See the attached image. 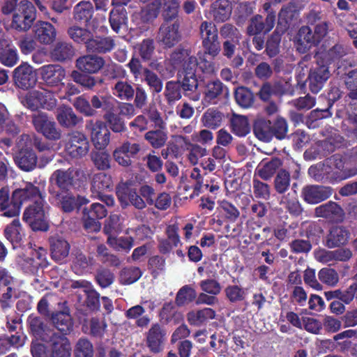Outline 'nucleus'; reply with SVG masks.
Returning a JSON list of instances; mask_svg holds the SVG:
<instances>
[{
  "instance_id": "1",
  "label": "nucleus",
  "mask_w": 357,
  "mask_h": 357,
  "mask_svg": "<svg viewBox=\"0 0 357 357\" xmlns=\"http://www.w3.org/2000/svg\"><path fill=\"white\" fill-rule=\"evenodd\" d=\"M36 17L33 3L28 0H22L13 14L10 28L19 32H26L33 26Z\"/></svg>"
},
{
  "instance_id": "39",
  "label": "nucleus",
  "mask_w": 357,
  "mask_h": 357,
  "mask_svg": "<svg viewBox=\"0 0 357 357\" xmlns=\"http://www.w3.org/2000/svg\"><path fill=\"white\" fill-rule=\"evenodd\" d=\"M127 12L124 8H115L109 15L111 28L116 33H120L127 28Z\"/></svg>"
},
{
  "instance_id": "6",
  "label": "nucleus",
  "mask_w": 357,
  "mask_h": 357,
  "mask_svg": "<svg viewBox=\"0 0 357 357\" xmlns=\"http://www.w3.org/2000/svg\"><path fill=\"white\" fill-rule=\"evenodd\" d=\"M65 151L75 158L86 155L89 151V142L86 136L78 131L69 133L65 144Z\"/></svg>"
},
{
  "instance_id": "5",
  "label": "nucleus",
  "mask_w": 357,
  "mask_h": 357,
  "mask_svg": "<svg viewBox=\"0 0 357 357\" xmlns=\"http://www.w3.org/2000/svg\"><path fill=\"white\" fill-rule=\"evenodd\" d=\"M43 203L37 202V204L30 205L24 213L23 220L30 225L33 231H45L48 229V221Z\"/></svg>"
},
{
  "instance_id": "42",
  "label": "nucleus",
  "mask_w": 357,
  "mask_h": 357,
  "mask_svg": "<svg viewBox=\"0 0 357 357\" xmlns=\"http://www.w3.org/2000/svg\"><path fill=\"white\" fill-rule=\"evenodd\" d=\"M231 132L238 136L245 137L250 132V126L245 116L234 114L230 119Z\"/></svg>"
},
{
  "instance_id": "56",
  "label": "nucleus",
  "mask_w": 357,
  "mask_h": 357,
  "mask_svg": "<svg viewBox=\"0 0 357 357\" xmlns=\"http://www.w3.org/2000/svg\"><path fill=\"white\" fill-rule=\"evenodd\" d=\"M96 257L103 264L112 266H119L120 259L114 254L109 252L108 248L103 244H99L96 248Z\"/></svg>"
},
{
  "instance_id": "60",
  "label": "nucleus",
  "mask_w": 357,
  "mask_h": 357,
  "mask_svg": "<svg viewBox=\"0 0 357 357\" xmlns=\"http://www.w3.org/2000/svg\"><path fill=\"white\" fill-rule=\"evenodd\" d=\"M123 218L119 214H111L106 220L103 228L104 232L109 236L119 233L122 229Z\"/></svg>"
},
{
  "instance_id": "18",
  "label": "nucleus",
  "mask_w": 357,
  "mask_h": 357,
  "mask_svg": "<svg viewBox=\"0 0 357 357\" xmlns=\"http://www.w3.org/2000/svg\"><path fill=\"white\" fill-rule=\"evenodd\" d=\"M52 258L60 261L69 255L70 243L62 234H56L49 238Z\"/></svg>"
},
{
  "instance_id": "9",
  "label": "nucleus",
  "mask_w": 357,
  "mask_h": 357,
  "mask_svg": "<svg viewBox=\"0 0 357 357\" xmlns=\"http://www.w3.org/2000/svg\"><path fill=\"white\" fill-rule=\"evenodd\" d=\"M85 128L89 132L91 142L96 149L101 150L109 144L110 132L103 121L89 120L86 122Z\"/></svg>"
},
{
  "instance_id": "44",
  "label": "nucleus",
  "mask_w": 357,
  "mask_h": 357,
  "mask_svg": "<svg viewBox=\"0 0 357 357\" xmlns=\"http://www.w3.org/2000/svg\"><path fill=\"white\" fill-rule=\"evenodd\" d=\"M67 34L75 43L84 44L86 47L93 33L86 28L77 24H72L68 28Z\"/></svg>"
},
{
  "instance_id": "28",
  "label": "nucleus",
  "mask_w": 357,
  "mask_h": 357,
  "mask_svg": "<svg viewBox=\"0 0 357 357\" xmlns=\"http://www.w3.org/2000/svg\"><path fill=\"white\" fill-rule=\"evenodd\" d=\"M114 40L110 37H94L92 34L86 50L89 52L96 54H105L110 52L114 47Z\"/></svg>"
},
{
  "instance_id": "53",
  "label": "nucleus",
  "mask_w": 357,
  "mask_h": 357,
  "mask_svg": "<svg viewBox=\"0 0 357 357\" xmlns=\"http://www.w3.org/2000/svg\"><path fill=\"white\" fill-rule=\"evenodd\" d=\"M91 158L98 170L105 171L111 168L112 159L109 153L105 151L91 152Z\"/></svg>"
},
{
  "instance_id": "61",
  "label": "nucleus",
  "mask_w": 357,
  "mask_h": 357,
  "mask_svg": "<svg viewBox=\"0 0 357 357\" xmlns=\"http://www.w3.org/2000/svg\"><path fill=\"white\" fill-rule=\"evenodd\" d=\"M91 104L93 109H102L107 112H111L114 106L110 95H94L91 98Z\"/></svg>"
},
{
  "instance_id": "35",
  "label": "nucleus",
  "mask_w": 357,
  "mask_h": 357,
  "mask_svg": "<svg viewBox=\"0 0 357 357\" xmlns=\"http://www.w3.org/2000/svg\"><path fill=\"white\" fill-rule=\"evenodd\" d=\"M282 162L278 158L271 160H262L256 169V172L263 180L268 181L272 178L278 169L282 166Z\"/></svg>"
},
{
  "instance_id": "30",
  "label": "nucleus",
  "mask_w": 357,
  "mask_h": 357,
  "mask_svg": "<svg viewBox=\"0 0 357 357\" xmlns=\"http://www.w3.org/2000/svg\"><path fill=\"white\" fill-rule=\"evenodd\" d=\"M75 54V49L70 43L58 41L50 52L51 58L56 61L63 62L71 59Z\"/></svg>"
},
{
  "instance_id": "13",
  "label": "nucleus",
  "mask_w": 357,
  "mask_h": 357,
  "mask_svg": "<svg viewBox=\"0 0 357 357\" xmlns=\"http://www.w3.org/2000/svg\"><path fill=\"white\" fill-rule=\"evenodd\" d=\"M49 192L56 203L65 212L73 211L77 205H83L88 203L89 200L83 197L73 196L70 191L60 192L56 189H49Z\"/></svg>"
},
{
  "instance_id": "10",
  "label": "nucleus",
  "mask_w": 357,
  "mask_h": 357,
  "mask_svg": "<svg viewBox=\"0 0 357 357\" xmlns=\"http://www.w3.org/2000/svg\"><path fill=\"white\" fill-rule=\"evenodd\" d=\"M181 22H162L160 26L158 41L165 48H171L181 40Z\"/></svg>"
},
{
  "instance_id": "38",
  "label": "nucleus",
  "mask_w": 357,
  "mask_h": 357,
  "mask_svg": "<svg viewBox=\"0 0 357 357\" xmlns=\"http://www.w3.org/2000/svg\"><path fill=\"white\" fill-rule=\"evenodd\" d=\"M224 114L215 108L206 109L201 117L202 125L208 129L215 130L222 123Z\"/></svg>"
},
{
  "instance_id": "64",
  "label": "nucleus",
  "mask_w": 357,
  "mask_h": 357,
  "mask_svg": "<svg viewBox=\"0 0 357 357\" xmlns=\"http://www.w3.org/2000/svg\"><path fill=\"white\" fill-rule=\"evenodd\" d=\"M290 186V174L285 169L278 171L274 179V188L279 194L284 193Z\"/></svg>"
},
{
  "instance_id": "26",
  "label": "nucleus",
  "mask_w": 357,
  "mask_h": 357,
  "mask_svg": "<svg viewBox=\"0 0 357 357\" xmlns=\"http://www.w3.org/2000/svg\"><path fill=\"white\" fill-rule=\"evenodd\" d=\"M112 187V180L110 175L104 172L93 175L91 181V192L93 197L101 196Z\"/></svg>"
},
{
  "instance_id": "57",
  "label": "nucleus",
  "mask_w": 357,
  "mask_h": 357,
  "mask_svg": "<svg viewBox=\"0 0 357 357\" xmlns=\"http://www.w3.org/2000/svg\"><path fill=\"white\" fill-rule=\"evenodd\" d=\"M167 134L162 130H151L144 135V139L154 149L162 147L167 142Z\"/></svg>"
},
{
  "instance_id": "24",
  "label": "nucleus",
  "mask_w": 357,
  "mask_h": 357,
  "mask_svg": "<svg viewBox=\"0 0 357 357\" xmlns=\"http://www.w3.org/2000/svg\"><path fill=\"white\" fill-rule=\"evenodd\" d=\"M349 231L343 226H333L326 237V246L335 248L345 245L349 238Z\"/></svg>"
},
{
  "instance_id": "22",
  "label": "nucleus",
  "mask_w": 357,
  "mask_h": 357,
  "mask_svg": "<svg viewBox=\"0 0 357 357\" xmlns=\"http://www.w3.org/2000/svg\"><path fill=\"white\" fill-rule=\"evenodd\" d=\"M154 5L161 9L163 22H181L178 15L180 2L178 0H154Z\"/></svg>"
},
{
  "instance_id": "16",
  "label": "nucleus",
  "mask_w": 357,
  "mask_h": 357,
  "mask_svg": "<svg viewBox=\"0 0 357 357\" xmlns=\"http://www.w3.org/2000/svg\"><path fill=\"white\" fill-rule=\"evenodd\" d=\"M35 40L42 45H50L56 38V28L48 22L38 21L33 28Z\"/></svg>"
},
{
  "instance_id": "34",
  "label": "nucleus",
  "mask_w": 357,
  "mask_h": 357,
  "mask_svg": "<svg viewBox=\"0 0 357 357\" xmlns=\"http://www.w3.org/2000/svg\"><path fill=\"white\" fill-rule=\"evenodd\" d=\"M15 161L21 169L29 172L36 167L37 156L32 149H22L15 156Z\"/></svg>"
},
{
  "instance_id": "2",
  "label": "nucleus",
  "mask_w": 357,
  "mask_h": 357,
  "mask_svg": "<svg viewBox=\"0 0 357 357\" xmlns=\"http://www.w3.org/2000/svg\"><path fill=\"white\" fill-rule=\"evenodd\" d=\"M40 89L41 90H33L26 93L22 100L23 105L31 110L40 107L47 110L55 108L57 104L55 93L42 86H40Z\"/></svg>"
},
{
  "instance_id": "55",
  "label": "nucleus",
  "mask_w": 357,
  "mask_h": 357,
  "mask_svg": "<svg viewBox=\"0 0 357 357\" xmlns=\"http://www.w3.org/2000/svg\"><path fill=\"white\" fill-rule=\"evenodd\" d=\"M284 33L275 29L268 38L266 43V52L269 57H274L279 53L281 37Z\"/></svg>"
},
{
  "instance_id": "37",
  "label": "nucleus",
  "mask_w": 357,
  "mask_h": 357,
  "mask_svg": "<svg viewBox=\"0 0 357 357\" xmlns=\"http://www.w3.org/2000/svg\"><path fill=\"white\" fill-rule=\"evenodd\" d=\"M93 6L90 1H82L73 9V19L79 23L88 24L93 15Z\"/></svg>"
},
{
  "instance_id": "36",
  "label": "nucleus",
  "mask_w": 357,
  "mask_h": 357,
  "mask_svg": "<svg viewBox=\"0 0 357 357\" xmlns=\"http://www.w3.org/2000/svg\"><path fill=\"white\" fill-rule=\"evenodd\" d=\"M112 94L122 101H130L134 98L135 88L126 80H119L112 86Z\"/></svg>"
},
{
  "instance_id": "17",
  "label": "nucleus",
  "mask_w": 357,
  "mask_h": 357,
  "mask_svg": "<svg viewBox=\"0 0 357 357\" xmlns=\"http://www.w3.org/2000/svg\"><path fill=\"white\" fill-rule=\"evenodd\" d=\"M333 194L331 187L324 185H307L302 190L303 199L311 204L323 202Z\"/></svg>"
},
{
  "instance_id": "49",
  "label": "nucleus",
  "mask_w": 357,
  "mask_h": 357,
  "mask_svg": "<svg viewBox=\"0 0 357 357\" xmlns=\"http://www.w3.org/2000/svg\"><path fill=\"white\" fill-rule=\"evenodd\" d=\"M52 321L55 328L61 331L64 336L73 328L71 317L68 312L65 311L59 312L53 315Z\"/></svg>"
},
{
  "instance_id": "12",
  "label": "nucleus",
  "mask_w": 357,
  "mask_h": 357,
  "mask_svg": "<svg viewBox=\"0 0 357 357\" xmlns=\"http://www.w3.org/2000/svg\"><path fill=\"white\" fill-rule=\"evenodd\" d=\"M275 24V15L274 13H268L265 19L259 14L250 18L246 27V33L249 36L253 35L264 34L270 32Z\"/></svg>"
},
{
  "instance_id": "20",
  "label": "nucleus",
  "mask_w": 357,
  "mask_h": 357,
  "mask_svg": "<svg viewBox=\"0 0 357 357\" xmlns=\"http://www.w3.org/2000/svg\"><path fill=\"white\" fill-rule=\"evenodd\" d=\"M102 57L87 54L79 56L76 59L75 66L81 72L93 74L98 73L105 65Z\"/></svg>"
},
{
  "instance_id": "14",
  "label": "nucleus",
  "mask_w": 357,
  "mask_h": 357,
  "mask_svg": "<svg viewBox=\"0 0 357 357\" xmlns=\"http://www.w3.org/2000/svg\"><path fill=\"white\" fill-rule=\"evenodd\" d=\"M314 214L317 217L333 222H341L344 218L343 208L336 202L332 201L316 207Z\"/></svg>"
},
{
  "instance_id": "45",
  "label": "nucleus",
  "mask_w": 357,
  "mask_h": 357,
  "mask_svg": "<svg viewBox=\"0 0 357 357\" xmlns=\"http://www.w3.org/2000/svg\"><path fill=\"white\" fill-rule=\"evenodd\" d=\"M240 41H224L222 43V52L224 56L232 59L231 66L234 68H239L243 63V59L241 56H235L236 47L239 45Z\"/></svg>"
},
{
  "instance_id": "46",
  "label": "nucleus",
  "mask_w": 357,
  "mask_h": 357,
  "mask_svg": "<svg viewBox=\"0 0 357 357\" xmlns=\"http://www.w3.org/2000/svg\"><path fill=\"white\" fill-rule=\"evenodd\" d=\"M356 335V331L354 330H347L340 333L333 337V340L337 342V345L342 352L354 351L351 352L353 356L356 355V351L353 348V343L349 338Z\"/></svg>"
},
{
  "instance_id": "19",
  "label": "nucleus",
  "mask_w": 357,
  "mask_h": 357,
  "mask_svg": "<svg viewBox=\"0 0 357 357\" xmlns=\"http://www.w3.org/2000/svg\"><path fill=\"white\" fill-rule=\"evenodd\" d=\"M298 16V10L295 3L289 2L283 6L279 13L276 28L279 31L285 33L291 23L295 21Z\"/></svg>"
},
{
  "instance_id": "25",
  "label": "nucleus",
  "mask_w": 357,
  "mask_h": 357,
  "mask_svg": "<svg viewBox=\"0 0 357 357\" xmlns=\"http://www.w3.org/2000/svg\"><path fill=\"white\" fill-rule=\"evenodd\" d=\"M13 199L20 202V205L27 200L33 201V204L44 202L39 188L31 183H26L22 188L16 189L13 192Z\"/></svg>"
},
{
  "instance_id": "59",
  "label": "nucleus",
  "mask_w": 357,
  "mask_h": 357,
  "mask_svg": "<svg viewBox=\"0 0 357 357\" xmlns=\"http://www.w3.org/2000/svg\"><path fill=\"white\" fill-rule=\"evenodd\" d=\"M177 82L186 96L195 92L198 87L196 75L178 74Z\"/></svg>"
},
{
  "instance_id": "27",
  "label": "nucleus",
  "mask_w": 357,
  "mask_h": 357,
  "mask_svg": "<svg viewBox=\"0 0 357 357\" xmlns=\"http://www.w3.org/2000/svg\"><path fill=\"white\" fill-rule=\"evenodd\" d=\"M51 357H70L71 345L69 340L63 335L57 333L51 340Z\"/></svg>"
},
{
  "instance_id": "3",
  "label": "nucleus",
  "mask_w": 357,
  "mask_h": 357,
  "mask_svg": "<svg viewBox=\"0 0 357 357\" xmlns=\"http://www.w3.org/2000/svg\"><path fill=\"white\" fill-rule=\"evenodd\" d=\"M83 176L84 172L79 168L70 167L68 169H56L50 177V187L49 189H56L60 192L70 191Z\"/></svg>"
},
{
  "instance_id": "4",
  "label": "nucleus",
  "mask_w": 357,
  "mask_h": 357,
  "mask_svg": "<svg viewBox=\"0 0 357 357\" xmlns=\"http://www.w3.org/2000/svg\"><path fill=\"white\" fill-rule=\"evenodd\" d=\"M32 123L36 130L46 139L57 141L61 138V130L57 128L56 123L42 112H36L31 116Z\"/></svg>"
},
{
  "instance_id": "52",
  "label": "nucleus",
  "mask_w": 357,
  "mask_h": 357,
  "mask_svg": "<svg viewBox=\"0 0 357 357\" xmlns=\"http://www.w3.org/2000/svg\"><path fill=\"white\" fill-rule=\"evenodd\" d=\"M215 317V312L208 307L202 310L192 311L188 314V321L193 325H200L208 319H212Z\"/></svg>"
},
{
  "instance_id": "21",
  "label": "nucleus",
  "mask_w": 357,
  "mask_h": 357,
  "mask_svg": "<svg viewBox=\"0 0 357 357\" xmlns=\"http://www.w3.org/2000/svg\"><path fill=\"white\" fill-rule=\"evenodd\" d=\"M330 76L331 73L326 66L323 65L312 70L307 77L309 89L311 92L317 93Z\"/></svg>"
},
{
  "instance_id": "40",
  "label": "nucleus",
  "mask_w": 357,
  "mask_h": 357,
  "mask_svg": "<svg viewBox=\"0 0 357 357\" xmlns=\"http://www.w3.org/2000/svg\"><path fill=\"white\" fill-rule=\"evenodd\" d=\"M160 317L164 323L172 326L179 324L183 321V314L176 310L174 305L172 303H167L163 305Z\"/></svg>"
},
{
  "instance_id": "51",
  "label": "nucleus",
  "mask_w": 357,
  "mask_h": 357,
  "mask_svg": "<svg viewBox=\"0 0 357 357\" xmlns=\"http://www.w3.org/2000/svg\"><path fill=\"white\" fill-rule=\"evenodd\" d=\"M134 240L130 236H107V243L116 251L128 252L133 246Z\"/></svg>"
},
{
  "instance_id": "7",
  "label": "nucleus",
  "mask_w": 357,
  "mask_h": 357,
  "mask_svg": "<svg viewBox=\"0 0 357 357\" xmlns=\"http://www.w3.org/2000/svg\"><path fill=\"white\" fill-rule=\"evenodd\" d=\"M199 29L206 53L213 57L216 56L220 51V46L218 41V30L215 26L211 22L204 21L201 24Z\"/></svg>"
},
{
  "instance_id": "15",
  "label": "nucleus",
  "mask_w": 357,
  "mask_h": 357,
  "mask_svg": "<svg viewBox=\"0 0 357 357\" xmlns=\"http://www.w3.org/2000/svg\"><path fill=\"white\" fill-rule=\"evenodd\" d=\"M28 324L31 334L44 342L51 340L58 333L50 328L43 319L39 317L31 315L28 318Z\"/></svg>"
},
{
  "instance_id": "33",
  "label": "nucleus",
  "mask_w": 357,
  "mask_h": 357,
  "mask_svg": "<svg viewBox=\"0 0 357 357\" xmlns=\"http://www.w3.org/2000/svg\"><path fill=\"white\" fill-rule=\"evenodd\" d=\"M24 235V229L18 219L13 220L4 229V236L13 244L14 248L20 244Z\"/></svg>"
},
{
  "instance_id": "29",
  "label": "nucleus",
  "mask_w": 357,
  "mask_h": 357,
  "mask_svg": "<svg viewBox=\"0 0 357 357\" xmlns=\"http://www.w3.org/2000/svg\"><path fill=\"white\" fill-rule=\"evenodd\" d=\"M0 208L3 211V215L6 217H15L19 215L20 203L12 197L9 201V190L8 188H2L0 190Z\"/></svg>"
},
{
  "instance_id": "48",
  "label": "nucleus",
  "mask_w": 357,
  "mask_h": 357,
  "mask_svg": "<svg viewBox=\"0 0 357 357\" xmlns=\"http://www.w3.org/2000/svg\"><path fill=\"white\" fill-rule=\"evenodd\" d=\"M327 163L328 165L334 166L335 169L342 171L344 178L357 174V167H350L349 162L347 160L344 162L340 155H333L327 161Z\"/></svg>"
},
{
  "instance_id": "62",
  "label": "nucleus",
  "mask_w": 357,
  "mask_h": 357,
  "mask_svg": "<svg viewBox=\"0 0 357 357\" xmlns=\"http://www.w3.org/2000/svg\"><path fill=\"white\" fill-rule=\"evenodd\" d=\"M196 297L195 290L189 285H185L177 292L175 302L177 305L183 306L194 301Z\"/></svg>"
},
{
  "instance_id": "31",
  "label": "nucleus",
  "mask_w": 357,
  "mask_h": 357,
  "mask_svg": "<svg viewBox=\"0 0 357 357\" xmlns=\"http://www.w3.org/2000/svg\"><path fill=\"white\" fill-rule=\"evenodd\" d=\"M56 118L60 126L66 128H74L81 121L73 109L66 105H62L56 109Z\"/></svg>"
},
{
  "instance_id": "43",
  "label": "nucleus",
  "mask_w": 357,
  "mask_h": 357,
  "mask_svg": "<svg viewBox=\"0 0 357 357\" xmlns=\"http://www.w3.org/2000/svg\"><path fill=\"white\" fill-rule=\"evenodd\" d=\"M18 61L16 49L6 40L0 39V62L6 66H13Z\"/></svg>"
},
{
  "instance_id": "11",
  "label": "nucleus",
  "mask_w": 357,
  "mask_h": 357,
  "mask_svg": "<svg viewBox=\"0 0 357 357\" xmlns=\"http://www.w3.org/2000/svg\"><path fill=\"white\" fill-rule=\"evenodd\" d=\"M40 79L43 81L40 86H45L48 88H52L63 85V80L66 77L65 69L60 65L48 64L39 68Z\"/></svg>"
},
{
  "instance_id": "8",
  "label": "nucleus",
  "mask_w": 357,
  "mask_h": 357,
  "mask_svg": "<svg viewBox=\"0 0 357 357\" xmlns=\"http://www.w3.org/2000/svg\"><path fill=\"white\" fill-rule=\"evenodd\" d=\"M15 85L22 90L33 88L38 82L36 70L27 63H22L13 71Z\"/></svg>"
},
{
  "instance_id": "32",
  "label": "nucleus",
  "mask_w": 357,
  "mask_h": 357,
  "mask_svg": "<svg viewBox=\"0 0 357 357\" xmlns=\"http://www.w3.org/2000/svg\"><path fill=\"white\" fill-rule=\"evenodd\" d=\"M176 141L177 142H183L188 151V159L190 163L192 165H195L199 162V158L204 157L207 155L206 149L202 147L198 144L191 143L188 139L182 135H178L176 137Z\"/></svg>"
},
{
  "instance_id": "54",
  "label": "nucleus",
  "mask_w": 357,
  "mask_h": 357,
  "mask_svg": "<svg viewBox=\"0 0 357 357\" xmlns=\"http://www.w3.org/2000/svg\"><path fill=\"white\" fill-rule=\"evenodd\" d=\"M281 205H283L285 208L292 215H298L301 213L302 208L296 198V192L292 193H287L281 197Z\"/></svg>"
},
{
  "instance_id": "50",
  "label": "nucleus",
  "mask_w": 357,
  "mask_h": 357,
  "mask_svg": "<svg viewBox=\"0 0 357 357\" xmlns=\"http://www.w3.org/2000/svg\"><path fill=\"white\" fill-rule=\"evenodd\" d=\"M164 96L169 105H173L181 97V84L177 81H168L165 84Z\"/></svg>"
},
{
  "instance_id": "63",
  "label": "nucleus",
  "mask_w": 357,
  "mask_h": 357,
  "mask_svg": "<svg viewBox=\"0 0 357 357\" xmlns=\"http://www.w3.org/2000/svg\"><path fill=\"white\" fill-rule=\"evenodd\" d=\"M236 102L242 107L248 108L254 103V95L245 87H238L235 91Z\"/></svg>"
},
{
  "instance_id": "23",
  "label": "nucleus",
  "mask_w": 357,
  "mask_h": 357,
  "mask_svg": "<svg viewBox=\"0 0 357 357\" xmlns=\"http://www.w3.org/2000/svg\"><path fill=\"white\" fill-rule=\"evenodd\" d=\"M165 333L158 324L151 326L146 333V345L149 350L157 354L160 352L163 348Z\"/></svg>"
},
{
  "instance_id": "41",
  "label": "nucleus",
  "mask_w": 357,
  "mask_h": 357,
  "mask_svg": "<svg viewBox=\"0 0 357 357\" xmlns=\"http://www.w3.org/2000/svg\"><path fill=\"white\" fill-rule=\"evenodd\" d=\"M271 123L264 118L257 119L253 126V132L257 139L268 142L273 137Z\"/></svg>"
},
{
  "instance_id": "58",
  "label": "nucleus",
  "mask_w": 357,
  "mask_h": 357,
  "mask_svg": "<svg viewBox=\"0 0 357 357\" xmlns=\"http://www.w3.org/2000/svg\"><path fill=\"white\" fill-rule=\"evenodd\" d=\"M144 79L153 93H158L162 91L163 84L161 79L151 69L144 68L143 70Z\"/></svg>"
},
{
  "instance_id": "47",
  "label": "nucleus",
  "mask_w": 357,
  "mask_h": 357,
  "mask_svg": "<svg viewBox=\"0 0 357 357\" xmlns=\"http://www.w3.org/2000/svg\"><path fill=\"white\" fill-rule=\"evenodd\" d=\"M211 13L216 22H224L229 19L231 8L228 0H216L212 5Z\"/></svg>"
}]
</instances>
